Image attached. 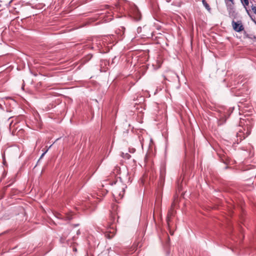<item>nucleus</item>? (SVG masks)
I'll return each mask as SVG.
<instances>
[{
	"instance_id": "423d86ee",
	"label": "nucleus",
	"mask_w": 256,
	"mask_h": 256,
	"mask_svg": "<svg viewBox=\"0 0 256 256\" xmlns=\"http://www.w3.org/2000/svg\"><path fill=\"white\" fill-rule=\"evenodd\" d=\"M240 0L244 8H246V6H248L249 0Z\"/></svg>"
},
{
	"instance_id": "f8f14e48",
	"label": "nucleus",
	"mask_w": 256,
	"mask_h": 256,
	"mask_svg": "<svg viewBox=\"0 0 256 256\" xmlns=\"http://www.w3.org/2000/svg\"><path fill=\"white\" fill-rule=\"evenodd\" d=\"M110 249H108V254H109L110 253Z\"/></svg>"
},
{
	"instance_id": "1a4fd4ad",
	"label": "nucleus",
	"mask_w": 256,
	"mask_h": 256,
	"mask_svg": "<svg viewBox=\"0 0 256 256\" xmlns=\"http://www.w3.org/2000/svg\"><path fill=\"white\" fill-rule=\"evenodd\" d=\"M48 149H47L40 156V158H42L44 155L48 151Z\"/></svg>"
},
{
	"instance_id": "0eeeda50",
	"label": "nucleus",
	"mask_w": 256,
	"mask_h": 256,
	"mask_svg": "<svg viewBox=\"0 0 256 256\" xmlns=\"http://www.w3.org/2000/svg\"><path fill=\"white\" fill-rule=\"evenodd\" d=\"M122 156L123 158H125V159H130V158H131V156L128 154V153H124L122 152Z\"/></svg>"
},
{
	"instance_id": "f03ea898",
	"label": "nucleus",
	"mask_w": 256,
	"mask_h": 256,
	"mask_svg": "<svg viewBox=\"0 0 256 256\" xmlns=\"http://www.w3.org/2000/svg\"><path fill=\"white\" fill-rule=\"evenodd\" d=\"M232 24L233 29L236 32H240L244 30V27L240 20L236 22L232 20Z\"/></svg>"
},
{
	"instance_id": "9d476101",
	"label": "nucleus",
	"mask_w": 256,
	"mask_h": 256,
	"mask_svg": "<svg viewBox=\"0 0 256 256\" xmlns=\"http://www.w3.org/2000/svg\"><path fill=\"white\" fill-rule=\"evenodd\" d=\"M245 9H246V12L247 14H248L250 16H250V10H248V8H247V6H246V8H245Z\"/></svg>"
},
{
	"instance_id": "9b49d317",
	"label": "nucleus",
	"mask_w": 256,
	"mask_h": 256,
	"mask_svg": "<svg viewBox=\"0 0 256 256\" xmlns=\"http://www.w3.org/2000/svg\"><path fill=\"white\" fill-rule=\"evenodd\" d=\"M134 151H135V150L132 149V151H131V150H130V152H134Z\"/></svg>"
},
{
	"instance_id": "2eb2a0df",
	"label": "nucleus",
	"mask_w": 256,
	"mask_h": 256,
	"mask_svg": "<svg viewBox=\"0 0 256 256\" xmlns=\"http://www.w3.org/2000/svg\"><path fill=\"white\" fill-rule=\"evenodd\" d=\"M80 233V232L79 230L77 232V234H79Z\"/></svg>"
},
{
	"instance_id": "6e6552de",
	"label": "nucleus",
	"mask_w": 256,
	"mask_h": 256,
	"mask_svg": "<svg viewBox=\"0 0 256 256\" xmlns=\"http://www.w3.org/2000/svg\"><path fill=\"white\" fill-rule=\"evenodd\" d=\"M252 9L254 12V14H256V6H252Z\"/></svg>"
},
{
	"instance_id": "f257e3e1",
	"label": "nucleus",
	"mask_w": 256,
	"mask_h": 256,
	"mask_svg": "<svg viewBox=\"0 0 256 256\" xmlns=\"http://www.w3.org/2000/svg\"><path fill=\"white\" fill-rule=\"evenodd\" d=\"M224 1L229 16L231 18H235L236 13L234 8V0H224Z\"/></svg>"
},
{
	"instance_id": "ddd939ff",
	"label": "nucleus",
	"mask_w": 256,
	"mask_h": 256,
	"mask_svg": "<svg viewBox=\"0 0 256 256\" xmlns=\"http://www.w3.org/2000/svg\"><path fill=\"white\" fill-rule=\"evenodd\" d=\"M79 226V224H76L74 225V226Z\"/></svg>"
},
{
	"instance_id": "20e7f679",
	"label": "nucleus",
	"mask_w": 256,
	"mask_h": 256,
	"mask_svg": "<svg viewBox=\"0 0 256 256\" xmlns=\"http://www.w3.org/2000/svg\"><path fill=\"white\" fill-rule=\"evenodd\" d=\"M175 205H176V202H174L172 203V206H171V210H170L168 212V216L167 219H166L167 222H168V224H169V222H170V216L171 214H172V212H171V210H172L173 208L175 206Z\"/></svg>"
},
{
	"instance_id": "4468645a",
	"label": "nucleus",
	"mask_w": 256,
	"mask_h": 256,
	"mask_svg": "<svg viewBox=\"0 0 256 256\" xmlns=\"http://www.w3.org/2000/svg\"><path fill=\"white\" fill-rule=\"evenodd\" d=\"M74 250L76 251V248H74Z\"/></svg>"
},
{
	"instance_id": "39448f33",
	"label": "nucleus",
	"mask_w": 256,
	"mask_h": 256,
	"mask_svg": "<svg viewBox=\"0 0 256 256\" xmlns=\"http://www.w3.org/2000/svg\"><path fill=\"white\" fill-rule=\"evenodd\" d=\"M202 3L205 8L209 12H210L211 8L209 6V4L207 3L206 0H202Z\"/></svg>"
},
{
	"instance_id": "7ed1b4c3",
	"label": "nucleus",
	"mask_w": 256,
	"mask_h": 256,
	"mask_svg": "<svg viewBox=\"0 0 256 256\" xmlns=\"http://www.w3.org/2000/svg\"><path fill=\"white\" fill-rule=\"evenodd\" d=\"M112 192L114 196L118 195L120 196H122L124 193V190L123 188H122V190L119 191L117 186H116L113 188Z\"/></svg>"
}]
</instances>
